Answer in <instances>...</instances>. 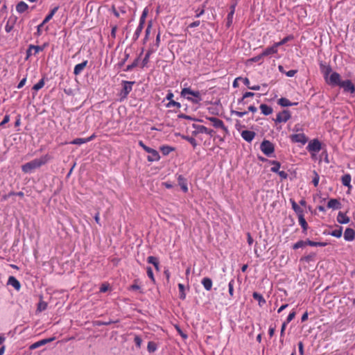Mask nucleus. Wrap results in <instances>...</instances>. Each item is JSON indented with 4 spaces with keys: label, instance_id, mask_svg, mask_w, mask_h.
<instances>
[{
    "label": "nucleus",
    "instance_id": "f8f14e48",
    "mask_svg": "<svg viewBox=\"0 0 355 355\" xmlns=\"http://www.w3.org/2000/svg\"><path fill=\"white\" fill-rule=\"evenodd\" d=\"M132 84H133L132 82H128V81L123 82V89L121 92V95L122 98H126L127 96L128 95V94L132 91Z\"/></svg>",
    "mask_w": 355,
    "mask_h": 355
},
{
    "label": "nucleus",
    "instance_id": "bf43d9fd",
    "mask_svg": "<svg viewBox=\"0 0 355 355\" xmlns=\"http://www.w3.org/2000/svg\"><path fill=\"white\" fill-rule=\"evenodd\" d=\"M331 234L335 237L339 238L341 236L342 232H341V230H335V231L332 232V233Z\"/></svg>",
    "mask_w": 355,
    "mask_h": 355
},
{
    "label": "nucleus",
    "instance_id": "f257e3e1",
    "mask_svg": "<svg viewBox=\"0 0 355 355\" xmlns=\"http://www.w3.org/2000/svg\"><path fill=\"white\" fill-rule=\"evenodd\" d=\"M50 157L48 155H43L22 165L21 170L25 173H31L35 169L47 163Z\"/></svg>",
    "mask_w": 355,
    "mask_h": 355
},
{
    "label": "nucleus",
    "instance_id": "58836bf2",
    "mask_svg": "<svg viewBox=\"0 0 355 355\" xmlns=\"http://www.w3.org/2000/svg\"><path fill=\"white\" fill-rule=\"evenodd\" d=\"M307 245H311V246H314V247H317V246L324 247V246H326L327 243H323V242H315V241L308 240Z\"/></svg>",
    "mask_w": 355,
    "mask_h": 355
},
{
    "label": "nucleus",
    "instance_id": "c9c22d12",
    "mask_svg": "<svg viewBox=\"0 0 355 355\" xmlns=\"http://www.w3.org/2000/svg\"><path fill=\"white\" fill-rule=\"evenodd\" d=\"M293 39V35H288L286 37H284L282 40H281L280 42H276L275 43V45L277 46V47L278 48L279 46L281 45H283L284 44H286L287 42L290 41V40H292Z\"/></svg>",
    "mask_w": 355,
    "mask_h": 355
},
{
    "label": "nucleus",
    "instance_id": "2eb2a0df",
    "mask_svg": "<svg viewBox=\"0 0 355 355\" xmlns=\"http://www.w3.org/2000/svg\"><path fill=\"white\" fill-rule=\"evenodd\" d=\"M8 284L14 287L17 291H19L21 284L13 276H10L8 280Z\"/></svg>",
    "mask_w": 355,
    "mask_h": 355
},
{
    "label": "nucleus",
    "instance_id": "5701e85b",
    "mask_svg": "<svg viewBox=\"0 0 355 355\" xmlns=\"http://www.w3.org/2000/svg\"><path fill=\"white\" fill-rule=\"evenodd\" d=\"M327 207L329 208L338 209L340 208V202L336 199H331L327 203Z\"/></svg>",
    "mask_w": 355,
    "mask_h": 355
},
{
    "label": "nucleus",
    "instance_id": "c756f323",
    "mask_svg": "<svg viewBox=\"0 0 355 355\" xmlns=\"http://www.w3.org/2000/svg\"><path fill=\"white\" fill-rule=\"evenodd\" d=\"M298 221H299V224L302 227L304 232L306 231V230L308 228V224L306 222L304 215L298 216Z\"/></svg>",
    "mask_w": 355,
    "mask_h": 355
},
{
    "label": "nucleus",
    "instance_id": "393cba45",
    "mask_svg": "<svg viewBox=\"0 0 355 355\" xmlns=\"http://www.w3.org/2000/svg\"><path fill=\"white\" fill-rule=\"evenodd\" d=\"M28 6L25 2L21 1L18 3L17 5L16 6V10L19 13H22L25 12L28 9Z\"/></svg>",
    "mask_w": 355,
    "mask_h": 355
},
{
    "label": "nucleus",
    "instance_id": "0e129e2a",
    "mask_svg": "<svg viewBox=\"0 0 355 355\" xmlns=\"http://www.w3.org/2000/svg\"><path fill=\"white\" fill-rule=\"evenodd\" d=\"M298 347L300 355H304V346L302 342L298 343Z\"/></svg>",
    "mask_w": 355,
    "mask_h": 355
},
{
    "label": "nucleus",
    "instance_id": "b1692460",
    "mask_svg": "<svg viewBox=\"0 0 355 355\" xmlns=\"http://www.w3.org/2000/svg\"><path fill=\"white\" fill-rule=\"evenodd\" d=\"M202 284L207 291H210L212 287V281L210 278L205 277L202 279Z\"/></svg>",
    "mask_w": 355,
    "mask_h": 355
},
{
    "label": "nucleus",
    "instance_id": "6ab92c4d",
    "mask_svg": "<svg viewBox=\"0 0 355 355\" xmlns=\"http://www.w3.org/2000/svg\"><path fill=\"white\" fill-rule=\"evenodd\" d=\"M276 53H277V47L275 45V44H274L272 46L266 48L262 52V55H263V57H264V56H268L269 55L274 54Z\"/></svg>",
    "mask_w": 355,
    "mask_h": 355
},
{
    "label": "nucleus",
    "instance_id": "423d86ee",
    "mask_svg": "<svg viewBox=\"0 0 355 355\" xmlns=\"http://www.w3.org/2000/svg\"><path fill=\"white\" fill-rule=\"evenodd\" d=\"M260 148L266 155H270L274 151L273 144L268 140H264L262 141Z\"/></svg>",
    "mask_w": 355,
    "mask_h": 355
},
{
    "label": "nucleus",
    "instance_id": "9d476101",
    "mask_svg": "<svg viewBox=\"0 0 355 355\" xmlns=\"http://www.w3.org/2000/svg\"><path fill=\"white\" fill-rule=\"evenodd\" d=\"M306 148L310 153H318L321 150V144L318 139H313L309 143Z\"/></svg>",
    "mask_w": 355,
    "mask_h": 355
},
{
    "label": "nucleus",
    "instance_id": "ea45409f",
    "mask_svg": "<svg viewBox=\"0 0 355 355\" xmlns=\"http://www.w3.org/2000/svg\"><path fill=\"white\" fill-rule=\"evenodd\" d=\"M44 79L42 78L37 84L33 86V89L35 91H38L44 87Z\"/></svg>",
    "mask_w": 355,
    "mask_h": 355
},
{
    "label": "nucleus",
    "instance_id": "4be33fe9",
    "mask_svg": "<svg viewBox=\"0 0 355 355\" xmlns=\"http://www.w3.org/2000/svg\"><path fill=\"white\" fill-rule=\"evenodd\" d=\"M351 175L349 174H345L341 178L342 184L344 186L347 187L349 189H351Z\"/></svg>",
    "mask_w": 355,
    "mask_h": 355
},
{
    "label": "nucleus",
    "instance_id": "c85d7f7f",
    "mask_svg": "<svg viewBox=\"0 0 355 355\" xmlns=\"http://www.w3.org/2000/svg\"><path fill=\"white\" fill-rule=\"evenodd\" d=\"M252 296L254 300H256L259 302V306H262L263 304L266 303V300H264V298L263 297V296L261 294H259L257 292H254L253 293Z\"/></svg>",
    "mask_w": 355,
    "mask_h": 355
},
{
    "label": "nucleus",
    "instance_id": "6e6d98bb",
    "mask_svg": "<svg viewBox=\"0 0 355 355\" xmlns=\"http://www.w3.org/2000/svg\"><path fill=\"white\" fill-rule=\"evenodd\" d=\"M186 139L193 146L196 147L197 146V142L196 139L193 137H186Z\"/></svg>",
    "mask_w": 355,
    "mask_h": 355
},
{
    "label": "nucleus",
    "instance_id": "cd10ccee",
    "mask_svg": "<svg viewBox=\"0 0 355 355\" xmlns=\"http://www.w3.org/2000/svg\"><path fill=\"white\" fill-rule=\"evenodd\" d=\"M279 105L283 107L291 106L293 105H297V103H291L290 101L286 98H281L278 101Z\"/></svg>",
    "mask_w": 355,
    "mask_h": 355
},
{
    "label": "nucleus",
    "instance_id": "a18cd8bd",
    "mask_svg": "<svg viewBox=\"0 0 355 355\" xmlns=\"http://www.w3.org/2000/svg\"><path fill=\"white\" fill-rule=\"evenodd\" d=\"M31 50H33L34 51L33 54L36 55L40 51H42L44 48L40 46L31 45Z\"/></svg>",
    "mask_w": 355,
    "mask_h": 355
},
{
    "label": "nucleus",
    "instance_id": "79ce46f5",
    "mask_svg": "<svg viewBox=\"0 0 355 355\" xmlns=\"http://www.w3.org/2000/svg\"><path fill=\"white\" fill-rule=\"evenodd\" d=\"M306 244H307V241H297L296 243H295L293 245V248L296 250V249H298V248H303Z\"/></svg>",
    "mask_w": 355,
    "mask_h": 355
},
{
    "label": "nucleus",
    "instance_id": "8fccbe9b",
    "mask_svg": "<svg viewBox=\"0 0 355 355\" xmlns=\"http://www.w3.org/2000/svg\"><path fill=\"white\" fill-rule=\"evenodd\" d=\"M134 341L138 348L141 347L142 340L139 336H135Z\"/></svg>",
    "mask_w": 355,
    "mask_h": 355
},
{
    "label": "nucleus",
    "instance_id": "e433bc0d",
    "mask_svg": "<svg viewBox=\"0 0 355 355\" xmlns=\"http://www.w3.org/2000/svg\"><path fill=\"white\" fill-rule=\"evenodd\" d=\"M280 168V164L276 161L272 162V167L270 168V171L274 173H278L279 171Z\"/></svg>",
    "mask_w": 355,
    "mask_h": 355
},
{
    "label": "nucleus",
    "instance_id": "39448f33",
    "mask_svg": "<svg viewBox=\"0 0 355 355\" xmlns=\"http://www.w3.org/2000/svg\"><path fill=\"white\" fill-rule=\"evenodd\" d=\"M290 139L293 143H300L304 145L308 141V137L302 132L293 134L290 136Z\"/></svg>",
    "mask_w": 355,
    "mask_h": 355
},
{
    "label": "nucleus",
    "instance_id": "052dcab7",
    "mask_svg": "<svg viewBox=\"0 0 355 355\" xmlns=\"http://www.w3.org/2000/svg\"><path fill=\"white\" fill-rule=\"evenodd\" d=\"M26 78H24L22 80H21V81L19 83L18 85H17V88L18 89H21V87H24V85L26 84Z\"/></svg>",
    "mask_w": 355,
    "mask_h": 355
},
{
    "label": "nucleus",
    "instance_id": "3c124183",
    "mask_svg": "<svg viewBox=\"0 0 355 355\" xmlns=\"http://www.w3.org/2000/svg\"><path fill=\"white\" fill-rule=\"evenodd\" d=\"M254 96V94L252 93V92H245L242 98L241 99V101H244L245 98H248V97H252Z\"/></svg>",
    "mask_w": 355,
    "mask_h": 355
},
{
    "label": "nucleus",
    "instance_id": "4468645a",
    "mask_svg": "<svg viewBox=\"0 0 355 355\" xmlns=\"http://www.w3.org/2000/svg\"><path fill=\"white\" fill-rule=\"evenodd\" d=\"M54 340L53 338H46V339H43V340H39L36 343H34L33 344H32L30 347H29V349L33 350V349H37L44 345H46L51 341H53Z\"/></svg>",
    "mask_w": 355,
    "mask_h": 355
},
{
    "label": "nucleus",
    "instance_id": "a19ab883",
    "mask_svg": "<svg viewBox=\"0 0 355 355\" xmlns=\"http://www.w3.org/2000/svg\"><path fill=\"white\" fill-rule=\"evenodd\" d=\"M47 307V303L44 301H40L37 305V311L41 312L44 311Z\"/></svg>",
    "mask_w": 355,
    "mask_h": 355
},
{
    "label": "nucleus",
    "instance_id": "412c9836",
    "mask_svg": "<svg viewBox=\"0 0 355 355\" xmlns=\"http://www.w3.org/2000/svg\"><path fill=\"white\" fill-rule=\"evenodd\" d=\"M291 203L292 205V208L297 214V216L304 215V211L295 202V200L291 199Z\"/></svg>",
    "mask_w": 355,
    "mask_h": 355
},
{
    "label": "nucleus",
    "instance_id": "13d9d810",
    "mask_svg": "<svg viewBox=\"0 0 355 355\" xmlns=\"http://www.w3.org/2000/svg\"><path fill=\"white\" fill-rule=\"evenodd\" d=\"M109 289V285L108 284H104L101 286V287L100 288V291L101 293H105L107 291H108Z\"/></svg>",
    "mask_w": 355,
    "mask_h": 355
},
{
    "label": "nucleus",
    "instance_id": "a878e982",
    "mask_svg": "<svg viewBox=\"0 0 355 355\" xmlns=\"http://www.w3.org/2000/svg\"><path fill=\"white\" fill-rule=\"evenodd\" d=\"M260 110L264 115H269L272 112V109L271 107L266 105V104H261L260 105Z\"/></svg>",
    "mask_w": 355,
    "mask_h": 355
},
{
    "label": "nucleus",
    "instance_id": "f704fd0d",
    "mask_svg": "<svg viewBox=\"0 0 355 355\" xmlns=\"http://www.w3.org/2000/svg\"><path fill=\"white\" fill-rule=\"evenodd\" d=\"M147 349L150 353H152L157 350V346L155 343H154L153 341H150L148 343Z\"/></svg>",
    "mask_w": 355,
    "mask_h": 355
},
{
    "label": "nucleus",
    "instance_id": "37998d69",
    "mask_svg": "<svg viewBox=\"0 0 355 355\" xmlns=\"http://www.w3.org/2000/svg\"><path fill=\"white\" fill-rule=\"evenodd\" d=\"M87 143L85 138H77L70 142L72 144L81 145Z\"/></svg>",
    "mask_w": 355,
    "mask_h": 355
},
{
    "label": "nucleus",
    "instance_id": "72a5a7b5",
    "mask_svg": "<svg viewBox=\"0 0 355 355\" xmlns=\"http://www.w3.org/2000/svg\"><path fill=\"white\" fill-rule=\"evenodd\" d=\"M235 5H232L231 6V11L228 14V16H227V25L230 26V24L232 22V18H233V16H234V12H235Z\"/></svg>",
    "mask_w": 355,
    "mask_h": 355
},
{
    "label": "nucleus",
    "instance_id": "9b49d317",
    "mask_svg": "<svg viewBox=\"0 0 355 355\" xmlns=\"http://www.w3.org/2000/svg\"><path fill=\"white\" fill-rule=\"evenodd\" d=\"M291 117V113L288 110H284L277 114L276 122L278 123H286Z\"/></svg>",
    "mask_w": 355,
    "mask_h": 355
},
{
    "label": "nucleus",
    "instance_id": "de8ad7c7",
    "mask_svg": "<svg viewBox=\"0 0 355 355\" xmlns=\"http://www.w3.org/2000/svg\"><path fill=\"white\" fill-rule=\"evenodd\" d=\"M234 281L233 279H232L228 284V291L231 296H233L234 295Z\"/></svg>",
    "mask_w": 355,
    "mask_h": 355
},
{
    "label": "nucleus",
    "instance_id": "338daca9",
    "mask_svg": "<svg viewBox=\"0 0 355 355\" xmlns=\"http://www.w3.org/2000/svg\"><path fill=\"white\" fill-rule=\"evenodd\" d=\"M200 21H193V23L190 24L189 25V28L197 27L200 25Z\"/></svg>",
    "mask_w": 355,
    "mask_h": 355
},
{
    "label": "nucleus",
    "instance_id": "2f4dec72",
    "mask_svg": "<svg viewBox=\"0 0 355 355\" xmlns=\"http://www.w3.org/2000/svg\"><path fill=\"white\" fill-rule=\"evenodd\" d=\"M160 150L164 155H168L170 153L174 150V148L169 146H162L160 147Z\"/></svg>",
    "mask_w": 355,
    "mask_h": 355
},
{
    "label": "nucleus",
    "instance_id": "774afa93",
    "mask_svg": "<svg viewBox=\"0 0 355 355\" xmlns=\"http://www.w3.org/2000/svg\"><path fill=\"white\" fill-rule=\"evenodd\" d=\"M296 73L295 70H290L286 73L288 77H293Z\"/></svg>",
    "mask_w": 355,
    "mask_h": 355
},
{
    "label": "nucleus",
    "instance_id": "f03ea898",
    "mask_svg": "<svg viewBox=\"0 0 355 355\" xmlns=\"http://www.w3.org/2000/svg\"><path fill=\"white\" fill-rule=\"evenodd\" d=\"M181 96L193 103H198L202 101L200 92L191 90L190 88H183L181 91Z\"/></svg>",
    "mask_w": 355,
    "mask_h": 355
},
{
    "label": "nucleus",
    "instance_id": "09e8293b",
    "mask_svg": "<svg viewBox=\"0 0 355 355\" xmlns=\"http://www.w3.org/2000/svg\"><path fill=\"white\" fill-rule=\"evenodd\" d=\"M176 107L178 108H180L181 107V105L180 103L178 102H176V101H174L173 100H171V101H169V103L167 104L166 107Z\"/></svg>",
    "mask_w": 355,
    "mask_h": 355
},
{
    "label": "nucleus",
    "instance_id": "0eeeda50",
    "mask_svg": "<svg viewBox=\"0 0 355 355\" xmlns=\"http://www.w3.org/2000/svg\"><path fill=\"white\" fill-rule=\"evenodd\" d=\"M208 120L211 122V124L216 128L221 129L223 132H227V128L225 126L224 123L222 120L216 117H209Z\"/></svg>",
    "mask_w": 355,
    "mask_h": 355
},
{
    "label": "nucleus",
    "instance_id": "49530a36",
    "mask_svg": "<svg viewBox=\"0 0 355 355\" xmlns=\"http://www.w3.org/2000/svg\"><path fill=\"white\" fill-rule=\"evenodd\" d=\"M313 175H314V177L313 178L312 182H313V184H314V186L317 187L319 183L320 177H319V175L315 171H313Z\"/></svg>",
    "mask_w": 355,
    "mask_h": 355
},
{
    "label": "nucleus",
    "instance_id": "aec40b11",
    "mask_svg": "<svg viewBox=\"0 0 355 355\" xmlns=\"http://www.w3.org/2000/svg\"><path fill=\"white\" fill-rule=\"evenodd\" d=\"M337 221L340 224H347L349 222V218L342 212H339L337 216Z\"/></svg>",
    "mask_w": 355,
    "mask_h": 355
},
{
    "label": "nucleus",
    "instance_id": "4d7b16f0",
    "mask_svg": "<svg viewBox=\"0 0 355 355\" xmlns=\"http://www.w3.org/2000/svg\"><path fill=\"white\" fill-rule=\"evenodd\" d=\"M233 114L238 117H243L244 115L247 114V112H239V111H234Z\"/></svg>",
    "mask_w": 355,
    "mask_h": 355
},
{
    "label": "nucleus",
    "instance_id": "5fc2aeb1",
    "mask_svg": "<svg viewBox=\"0 0 355 355\" xmlns=\"http://www.w3.org/2000/svg\"><path fill=\"white\" fill-rule=\"evenodd\" d=\"M293 131L299 133L300 132L302 131V126L300 124H296L293 127Z\"/></svg>",
    "mask_w": 355,
    "mask_h": 355
},
{
    "label": "nucleus",
    "instance_id": "6e6552de",
    "mask_svg": "<svg viewBox=\"0 0 355 355\" xmlns=\"http://www.w3.org/2000/svg\"><path fill=\"white\" fill-rule=\"evenodd\" d=\"M339 86L343 89L345 92H349L350 94L355 92V86L349 80H342Z\"/></svg>",
    "mask_w": 355,
    "mask_h": 355
},
{
    "label": "nucleus",
    "instance_id": "7c9ffc66",
    "mask_svg": "<svg viewBox=\"0 0 355 355\" xmlns=\"http://www.w3.org/2000/svg\"><path fill=\"white\" fill-rule=\"evenodd\" d=\"M58 10V6H56L53 9H52L51 10L50 13L48 15H46V17L43 20V24H46L49 21H50L52 19V17H53V15H55V13L57 12Z\"/></svg>",
    "mask_w": 355,
    "mask_h": 355
},
{
    "label": "nucleus",
    "instance_id": "20e7f679",
    "mask_svg": "<svg viewBox=\"0 0 355 355\" xmlns=\"http://www.w3.org/2000/svg\"><path fill=\"white\" fill-rule=\"evenodd\" d=\"M325 81L328 85L331 86H339L342 82L340 74L335 71L331 73Z\"/></svg>",
    "mask_w": 355,
    "mask_h": 355
},
{
    "label": "nucleus",
    "instance_id": "a211bd4d",
    "mask_svg": "<svg viewBox=\"0 0 355 355\" xmlns=\"http://www.w3.org/2000/svg\"><path fill=\"white\" fill-rule=\"evenodd\" d=\"M195 128H196V131L198 133H205V134H207L209 135H212L213 130L208 129L207 128H206L204 125H196Z\"/></svg>",
    "mask_w": 355,
    "mask_h": 355
},
{
    "label": "nucleus",
    "instance_id": "dca6fc26",
    "mask_svg": "<svg viewBox=\"0 0 355 355\" xmlns=\"http://www.w3.org/2000/svg\"><path fill=\"white\" fill-rule=\"evenodd\" d=\"M355 232L351 228H347L344 233V239L347 241H351L354 239Z\"/></svg>",
    "mask_w": 355,
    "mask_h": 355
},
{
    "label": "nucleus",
    "instance_id": "f3484780",
    "mask_svg": "<svg viewBox=\"0 0 355 355\" xmlns=\"http://www.w3.org/2000/svg\"><path fill=\"white\" fill-rule=\"evenodd\" d=\"M87 61L85 60L80 64H78L75 66L74 67V69H73V73L76 75V76H78L79 75L80 73H82V71H83V69L85 68V67L87 66Z\"/></svg>",
    "mask_w": 355,
    "mask_h": 355
},
{
    "label": "nucleus",
    "instance_id": "69168bd1",
    "mask_svg": "<svg viewBox=\"0 0 355 355\" xmlns=\"http://www.w3.org/2000/svg\"><path fill=\"white\" fill-rule=\"evenodd\" d=\"M45 24H43V21L37 26V33L38 35H40L42 34V28L43 27V26Z\"/></svg>",
    "mask_w": 355,
    "mask_h": 355
},
{
    "label": "nucleus",
    "instance_id": "603ef678",
    "mask_svg": "<svg viewBox=\"0 0 355 355\" xmlns=\"http://www.w3.org/2000/svg\"><path fill=\"white\" fill-rule=\"evenodd\" d=\"M295 316V311L291 312L289 313V315H288L286 321L285 322H286L287 324L289 323L291 320H293Z\"/></svg>",
    "mask_w": 355,
    "mask_h": 355
},
{
    "label": "nucleus",
    "instance_id": "e2e57ef3",
    "mask_svg": "<svg viewBox=\"0 0 355 355\" xmlns=\"http://www.w3.org/2000/svg\"><path fill=\"white\" fill-rule=\"evenodd\" d=\"M279 175L282 178V179H286L287 178V173L284 171H279L278 173Z\"/></svg>",
    "mask_w": 355,
    "mask_h": 355
},
{
    "label": "nucleus",
    "instance_id": "864d4df0",
    "mask_svg": "<svg viewBox=\"0 0 355 355\" xmlns=\"http://www.w3.org/2000/svg\"><path fill=\"white\" fill-rule=\"evenodd\" d=\"M147 275L152 279V281H155L153 270L150 267L147 268Z\"/></svg>",
    "mask_w": 355,
    "mask_h": 355
},
{
    "label": "nucleus",
    "instance_id": "c03bdc74",
    "mask_svg": "<svg viewBox=\"0 0 355 355\" xmlns=\"http://www.w3.org/2000/svg\"><path fill=\"white\" fill-rule=\"evenodd\" d=\"M178 288L180 290V297L182 300H184L186 297V295L184 293V286L182 284H178Z\"/></svg>",
    "mask_w": 355,
    "mask_h": 355
},
{
    "label": "nucleus",
    "instance_id": "1a4fd4ad",
    "mask_svg": "<svg viewBox=\"0 0 355 355\" xmlns=\"http://www.w3.org/2000/svg\"><path fill=\"white\" fill-rule=\"evenodd\" d=\"M148 13V8H144V10H143L142 15L140 17L139 24L138 27L137 28L135 33L136 37H139V35H140V33L143 29L144 24L145 23V19H146Z\"/></svg>",
    "mask_w": 355,
    "mask_h": 355
},
{
    "label": "nucleus",
    "instance_id": "ddd939ff",
    "mask_svg": "<svg viewBox=\"0 0 355 355\" xmlns=\"http://www.w3.org/2000/svg\"><path fill=\"white\" fill-rule=\"evenodd\" d=\"M241 135L245 141L248 142H251L254 139L256 134L253 131L243 130L241 133Z\"/></svg>",
    "mask_w": 355,
    "mask_h": 355
},
{
    "label": "nucleus",
    "instance_id": "bb28decb",
    "mask_svg": "<svg viewBox=\"0 0 355 355\" xmlns=\"http://www.w3.org/2000/svg\"><path fill=\"white\" fill-rule=\"evenodd\" d=\"M322 72L323 73L324 80H327V78H328L329 77V75L334 71H332L331 68L329 66H324L322 68Z\"/></svg>",
    "mask_w": 355,
    "mask_h": 355
},
{
    "label": "nucleus",
    "instance_id": "473e14b6",
    "mask_svg": "<svg viewBox=\"0 0 355 355\" xmlns=\"http://www.w3.org/2000/svg\"><path fill=\"white\" fill-rule=\"evenodd\" d=\"M147 261L149 263L153 264L157 270H159V262L156 257L150 256L148 257Z\"/></svg>",
    "mask_w": 355,
    "mask_h": 355
},
{
    "label": "nucleus",
    "instance_id": "680f3d73",
    "mask_svg": "<svg viewBox=\"0 0 355 355\" xmlns=\"http://www.w3.org/2000/svg\"><path fill=\"white\" fill-rule=\"evenodd\" d=\"M10 121L9 115H6L3 119V121L0 123V125H3L7 123Z\"/></svg>",
    "mask_w": 355,
    "mask_h": 355
},
{
    "label": "nucleus",
    "instance_id": "7ed1b4c3",
    "mask_svg": "<svg viewBox=\"0 0 355 355\" xmlns=\"http://www.w3.org/2000/svg\"><path fill=\"white\" fill-rule=\"evenodd\" d=\"M139 145L146 153H149V155L147 157L148 161H149V162H156V161H158L160 159V156L159 155V153L156 150L146 146L142 141H139Z\"/></svg>",
    "mask_w": 355,
    "mask_h": 355
},
{
    "label": "nucleus",
    "instance_id": "4c0bfd02",
    "mask_svg": "<svg viewBox=\"0 0 355 355\" xmlns=\"http://www.w3.org/2000/svg\"><path fill=\"white\" fill-rule=\"evenodd\" d=\"M179 184H180L181 189L183 190L184 192H187L188 187H187V182L181 177L179 178Z\"/></svg>",
    "mask_w": 355,
    "mask_h": 355
}]
</instances>
